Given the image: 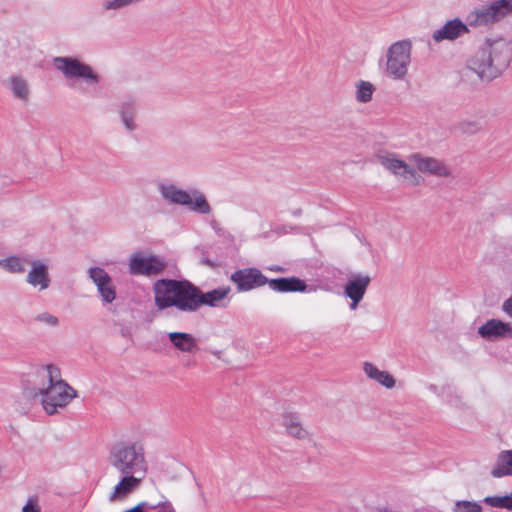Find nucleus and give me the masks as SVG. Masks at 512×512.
<instances>
[{
    "mask_svg": "<svg viewBox=\"0 0 512 512\" xmlns=\"http://www.w3.org/2000/svg\"><path fill=\"white\" fill-rule=\"evenodd\" d=\"M363 371L365 375L384 386L387 389H391L395 386L394 377L387 371L379 370L373 363L364 362Z\"/></svg>",
    "mask_w": 512,
    "mask_h": 512,
    "instance_id": "nucleus-25",
    "label": "nucleus"
},
{
    "mask_svg": "<svg viewBox=\"0 0 512 512\" xmlns=\"http://www.w3.org/2000/svg\"><path fill=\"white\" fill-rule=\"evenodd\" d=\"M375 87L369 81L360 80L356 84V100L359 103H367L372 99Z\"/></svg>",
    "mask_w": 512,
    "mask_h": 512,
    "instance_id": "nucleus-28",
    "label": "nucleus"
},
{
    "mask_svg": "<svg viewBox=\"0 0 512 512\" xmlns=\"http://www.w3.org/2000/svg\"><path fill=\"white\" fill-rule=\"evenodd\" d=\"M412 60V42L408 39L392 43L386 52L385 74L396 81H403L408 75Z\"/></svg>",
    "mask_w": 512,
    "mask_h": 512,
    "instance_id": "nucleus-7",
    "label": "nucleus"
},
{
    "mask_svg": "<svg viewBox=\"0 0 512 512\" xmlns=\"http://www.w3.org/2000/svg\"><path fill=\"white\" fill-rule=\"evenodd\" d=\"M502 309L508 316L512 317V295L503 302Z\"/></svg>",
    "mask_w": 512,
    "mask_h": 512,
    "instance_id": "nucleus-35",
    "label": "nucleus"
},
{
    "mask_svg": "<svg viewBox=\"0 0 512 512\" xmlns=\"http://www.w3.org/2000/svg\"><path fill=\"white\" fill-rule=\"evenodd\" d=\"M117 111L120 121L127 132L132 133L138 129L139 104L137 100L133 98L124 99L118 105Z\"/></svg>",
    "mask_w": 512,
    "mask_h": 512,
    "instance_id": "nucleus-18",
    "label": "nucleus"
},
{
    "mask_svg": "<svg viewBox=\"0 0 512 512\" xmlns=\"http://www.w3.org/2000/svg\"><path fill=\"white\" fill-rule=\"evenodd\" d=\"M53 65L67 80L82 81L92 87L101 81L100 75L90 65L77 58L58 56L53 59Z\"/></svg>",
    "mask_w": 512,
    "mask_h": 512,
    "instance_id": "nucleus-8",
    "label": "nucleus"
},
{
    "mask_svg": "<svg viewBox=\"0 0 512 512\" xmlns=\"http://www.w3.org/2000/svg\"><path fill=\"white\" fill-rule=\"evenodd\" d=\"M193 366H195V362L194 361H187L185 363V367H193Z\"/></svg>",
    "mask_w": 512,
    "mask_h": 512,
    "instance_id": "nucleus-37",
    "label": "nucleus"
},
{
    "mask_svg": "<svg viewBox=\"0 0 512 512\" xmlns=\"http://www.w3.org/2000/svg\"><path fill=\"white\" fill-rule=\"evenodd\" d=\"M377 161L386 170L394 176L400 178L403 182L411 186H418L421 183V176L406 162L398 157L397 154L384 152L377 155Z\"/></svg>",
    "mask_w": 512,
    "mask_h": 512,
    "instance_id": "nucleus-9",
    "label": "nucleus"
},
{
    "mask_svg": "<svg viewBox=\"0 0 512 512\" xmlns=\"http://www.w3.org/2000/svg\"><path fill=\"white\" fill-rule=\"evenodd\" d=\"M76 397V390L62 379L60 369L53 364L38 367L22 392V398L28 402L40 398L43 410L49 415L58 413Z\"/></svg>",
    "mask_w": 512,
    "mask_h": 512,
    "instance_id": "nucleus-2",
    "label": "nucleus"
},
{
    "mask_svg": "<svg viewBox=\"0 0 512 512\" xmlns=\"http://www.w3.org/2000/svg\"><path fill=\"white\" fill-rule=\"evenodd\" d=\"M220 351L214 352V355H219Z\"/></svg>",
    "mask_w": 512,
    "mask_h": 512,
    "instance_id": "nucleus-39",
    "label": "nucleus"
},
{
    "mask_svg": "<svg viewBox=\"0 0 512 512\" xmlns=\"http://www.w3.org/2000/svg\"><path fill=\"white\" fill-rule=\"evenodd\" d=\"M220 351L214 352V355H219Z\"/></svg>",
    "mask_w": 512,
    "mask_h": 512,
    "instance_id": "nucleus-40",
    "label": "nucleus"
},
{
    "mask_svg": "<svg viewBox=\"0 0 512 512\" xmlns=\"http://www.w3.org/2000/svg\"><path fill=\"white\" fill-rule=\"evenodd\" d=\"M168 338L173 347L183 353H195L199 350L197 339L185 332H170Z\"/></svg>",
    "mask_w": 512,
    "mask_h": 512,
    "instance_id": "nucleus-21",
    "label": "nucleus"
},
{
    "mask_svg": "<svg viewBox=\"0 0 512 512\" xmlns=\"http://www.w3.org/2000/svg\"><path fill=\"white\" fill-rule=\"evenodd\" d=\"M408 161L414 166L418 174L420 172L439 178L450 177L452 174L451 169L442 160L435 157L425 156L421 153H413L409 155Z\"/></svg>",
    "mask_w": 512,
    "mask_h": 512,
    "instance_id": "nucleus-11",
    "label": "nucleus"
},
{
    "mask_svg": "<svg viewBox=\"0 0 512 512\" xmlns=\"http://www.w3.org/2000/svg\"><path fill=\"white\" fill-rule=\"evenodd\" d=\"M154 304L158 311L174 308L182 313H194L202 306L221 307L231 288L222 286L202 292L188 280L159 279L152 286Z\"/></svg>",
    "mask_w": 512,
    "mask_h": 512,
    "instance_id": "nucleus-1",
    "label": "nucleus"
},
{
    "mask_svg": "<svg viewBox=\"0 0 512 512\" xmlns=\"http://www.w3.org/2000/svg\"><path fill=\"white\" fill-rule=\"evenodd\" d=\"M512 15V0H489L474 7L466 17L471 27H492Z\"/></svg>",
    "mask_w": 512,
    "mask_h": 512,
    "instance_id": "nucleus-6",
    "label": "nucleus"
},
{
    "mask_svg": "<svg viewBox=\"0 0 512 512\" xmlns=\"http://www.w3.org/2000/svg\"><path fill=\"white\" fill-rule=\"evenodd\" d=\"M30 270L26 275V282L39 292L48 289L51 285L48 265L42 260L31 259Z\"/></svg>",
    "mask_w": 512,
    "mask_h": 512,
    "instance_id": "nucleus-14",
    "label": "nucleus"
},
{
    "mask_svg": "<svg viewBox=\"0 0 512 512\" xmlns=\"http://www.w3.org/2000/svg\"><path fill=\"white\" fill-rule=\"evenodd\" d=\"M269 288L275 292H315V286H308L304 280L298 277L268 279Z\"/></svg>",
    "mask_w": 512,
    "mask_h": 512,
    "instance_id": "nucleus-19",
    "label": "nucleus"
},
{
    "mask_svg": "<svg viewBox=\"0 0 512 512\" xmlns=\"http://www.w3.org/2000/svg\"><path fill=\"white\" fill-rule=\"evenodd\" d=\"M155 504L143 501L125 512H153Z\"/></svg>",
    "mask_w": 512,
    "mask_h": 512,
    "instance_id": "nucleus-32",
    "label": "nucleus"
},
{
    "mask_svg": "<svg viewBox=\"0 0 512 512\" xmlns=\"http://www.w3.org/2000/svg\"><path fill=\"white\" fill-rule=\"evenodd\" d=\"M370 282L371 278L368 275L358 274L346 283L344 293L351 300L350 308L352 310L356 309L363 299Z\"/></svg>",
    "mask_w": 512,
    "mask_h": 512,
    "instance_id": "nucleus-16",
    "label": "nucleus"
},
{
    "mask_svg": "<svg viewBox=\"0 0 512 512\" xmlns=\"http://www.w3.org/2000/svg\"><path fill=\"white\" fill-rule=\"evenodd\" d=\"M484 502L491 507L506 508L512 511V493L505 496H488Z\"/></svg>",
    "mask_w": 512,
    "mask_h": 512,
    "instance_id": "nucleus-29",
    "label": "nucleus"
},
{
    "mask_svg": "<svg viewBox=\"0 0 512 512\" xmlns=\"http://www.w3.org/2000/svg\"><path fill=\"white\" fill-rule=\"evenodd\" d=\"M281 419L282 425L289 436L298 440H304L308 438L309 433L301 424L297 414L285 412L282 414Z\"/></svg>",
    "mask_w": 512,
    "mask_h": 512,
    "instance_id": "nucleus-22",
    "label": "nucleus"
},
{
    "mask_svg": "<svg viewBox=\"0 0 512 512\" xmlns=\"http://www.w3.org/2000/svg\"><path fill=\"white\" fill-rule=\"evenodd\" d=\"M493 477L512 475V450L502 451L497 458V465L491 471Z\"/></svg>",
    "mask_w": 512,
    "mask_h": 512,
    "instance_id": "nucleus-27",
    "label": "nucleus"
},
{
    "mask_svg": "<svg viewBox=\"0 0 512 512\" xmlns=\"http://www.w3.org/2000/svg\"><path fill=\"white\" fill-rule=\"evenodd\" d=\"M34 321L49 328H57L60 325V319L48 311H42L35 315Z\"/></svg>",
    "mask_w": 512,
    "mask_h": 512,
    "instance_id": "nucleus-30",
    "label": "nucleus"
},
{
    "mask_svg": "<svg viewBox=\"0 0 512 512\" xmlns=\"http://www.w3.org/2000/svg\"><path fill=\"white\" fill-rule=\"evenodd\" d=\"M8 87L13 97L22 103H28L31 89L28 80L21 75H12L7 79Z\"/></svg>",
    "mask_w": 512,
    "mask_h": 512,
    "instance_id": "nucleus-23",
    "label": "nucleus"
},
{
    "mask_svg": "<svg viewBox=\"0 0 512 512\" xmlns=\"http://www.w3.org/2000/svg\"><path fill=\"white\" fill-rule=\"evenodd\" d=\"M267 269L270 271H273V272H279V273L285 272V268L282 266H279V265H272V266L267 267Z\"/></svg>",
    "mask_w": 512,
    "mask_h": 512,
    "instance_id": "nucleus-36",
    "label": "nucleus"
},
{
    "mask_svg": "<svg viewBox=\"0 0 512 512\" xmlns=\"http://www.w3.org/2000/svg\"><path fill=\"white\" fill-rule=\"evenodd\" d=\"M220 351L214 352V355H219Z\"/></svg>",
    "mask_w": 512,
    "mask_h": 512,
    "instance_id": "nucleus-38",
    "label": "nucleus"
},
{
    "mask_svg": "<svg viewBox=\"0 0 512 512\" xmlns=\"http://www.w3.org/2000/svg\"><path fill=\"white\" fill-rule=\"evenodd\" d=\"M478 334L485 340L497 341L512 337V326L498 319H490L478 328Z\"/></svg>",
    "mask_w": 512,
    "mask_h": 512,
    "instance_id": "nucleus-17",
    "label": "nucleus"
},
{
    "mask_svg": "<svg viewBox=\"0 0 512 512\" xmlns=\"http://www.w3.org/2000/svg\"><path fill=\"white\" fill-rule=\"evenodd\" d=\"M512 60L511 43L503 37H487L467 61V69L483 81H492L503 74Z\"/></svg>",
    "mask_w": 512,
    "mask_h": 512,
    "instance_id": "nucleus-3",
    "label": "nucleus"
},
{
    "mask_svg": "<svg viewBox=\"0 0 512 512\" xmlns=\"http://www.w3.org/2000/svg\"><path fill=\"white\" fill-rule=\"evenodd\" d=\"M167 267L166 261L157 255L144 256L134 253L129 260V272L132 275L156 276Z\"/></svg>",
    "mask_w": 512,
    "mask_h": 512,
    "instance_id": "nucleus-10",
    "label": "nucleus"
},
{
    "mask_svg": "<svg viewBox=\"0 0 512 512\" xmlns=\"http://www.w3.org/2000/svg\"><path fill=\"white\" fill-rule=\"evenodd\" d=\"M153 512H176V509L170 501L164 500L155 504Z\"/></svg>",
    "mask_w": 512,
    "mask_h": 512,
    "instance_id": "nucleus-33",
    "label": "nucleus"
},
{
    "mask_svg": "<svg viewBox=\"0 0 512 512\" xmlns=\"http://www.w3.org/2000/svg\"><path fill=\"white\" fill-rule=\"evenodd\" d=\"M119 482L114 486L109 495L111 502L124 500L129 494L139 488L145 476L140 474H120Z\"/></svg>",
    "mask_w": 512,
    "mask_h": 512,
    "instance_id": "nucleus-15",
    "label": "nucleus"
},
{
    "mask_svg": "<svg viewBox=\"0 0 512 512\" xmlns=\"http://www.w3.org/2000/svg\"><path fill=\"white\" fill-rule=\"evenodd\" d=\"M145 0H101L99 3V11L103 15H111L119 13L130 7L137 6Z\"/></svg>",
    "mask_w": 512,
    "mask_h": 512,
    "instance_id": "nucleus-26",
    "label": "nucleus"
},
{
    "mask_svg": "<svg viewBox=\"0 0 512 512\" xmlns=\"http://www.w3.org/2000/svg\"><path fill=\"white\" fill-rule=\"evenodd\" d=\"M230 279L240 292L250 291L268 284V278L257 268L239 269L231 275Z\"/></svg>",
    "mask_w": 512,
    "mask_h": 512,
    "instance_id": "nucleus-12",
    "label": "nucleus"
},
{
    "mask_svg": "<svg viewBox=\"0 0 512 512\" xmlns=\"http://www.w3.org/2000/svg\"><path fill=\"white\" fill-rule=\"evenodd\" d=\"M30 261L31 258L28 255H12L0 259V268L11 274H22Z\"/></svg>",
    "mask_w": 512,
    "mask_h": 512,
    "instance_id": "nucleus-24",
    "label": "nucleus"
},
{
    "mask_svg": "<svg viewBox=\"0 0 512 512\" xmlns=\"http://www.w3.org/2000/svg\"><path fill=\"white\" fill-rule=\"evenodd\" d=\"M22 512H40V508L35 500L29 499L22 508Z\"/></svg>",
    "mask_w": 512,
    "mask_h": 512,
    "instance_id": "nucleus-34",
    "label": "nucleus"
},
{
    "mask_svg": "<svg viewBox=\"0 0 512 512\" xmlns=\"http://www.w3.org/2000/svg\"><path fill=\"white\" fill-rule=\"evenodd\" d=\"M108 464L118 474L146 476L148 461L144 445L138 440H119L109 449Z\"/></svg>",
    "mask_w": 512,
    "mask_h": 512,
    "instance_id": "nucleus-4",
    "label": "nucleus"
},
{
    "mask_svg": "<svg viewBox=\"0 0 512 512\" xmlns=\"http://www.w3.org/2000/svg\"><path fill=\"white\" fill-rule=\"evenodd\" d=\"M89 278L97 286L102 301L112 303L116 298V290L109 274L100 267H91L88 270Z\"/></svg>",
    "mask_w": 512,
    "mask_h": 512,
    "instance_id": "nucleus-13",
    "label": "nucleus"
},
{
    "mask_svg": "<svg viewBox=\"0 0 512 512\" xmlns=\"http://www.w3.org/2000/svg\"><path fill=\"white\" fill-rule=\"evenodd\" d=\"M454 512H482L480 504L473 501H457L453 508Z\"/></svg>",
    "mask_w": 512,
    "mask_h": 512,
    "instance_id": "nucleus-31",
    "label": "nucleus"
},
{
    "mask_svg": "<svg viewBox=\"0 0 512 512\" xmlns=\"http://www.w3.org/2000/svg\"><path fill=\"white\" fill-rule=\"evenodd\" d=\"M468 23H464L458 18L453 20H449L445 23L443 27L437 29L433 32L432 38L436 42H441L444 40L453 41L467 33H469Z\"/></svg>",
    "mask_w": 512,
    "mask_h": 512,
    "instance_id": "nucleus-20",
    "label": "nucleus"
},
{
    "mask_svg": "<svg viewBox=\"0 0 512 512\" xmlns=\"http://www.w3.org/2000/svg\"><path fill=\"white\" fill-rule=\"evenodd\" d=\"M157 190L162 199L171 205L187 207L191 212L210 214L212 208L204 193L198 189L186 191L172 182H159Z\"/></svg>",
    "mask_w": 512,
    "mask_h": 512,
    "instance_id": "nucleus-5",
    "label": "nucleus"
}]
</instances>
